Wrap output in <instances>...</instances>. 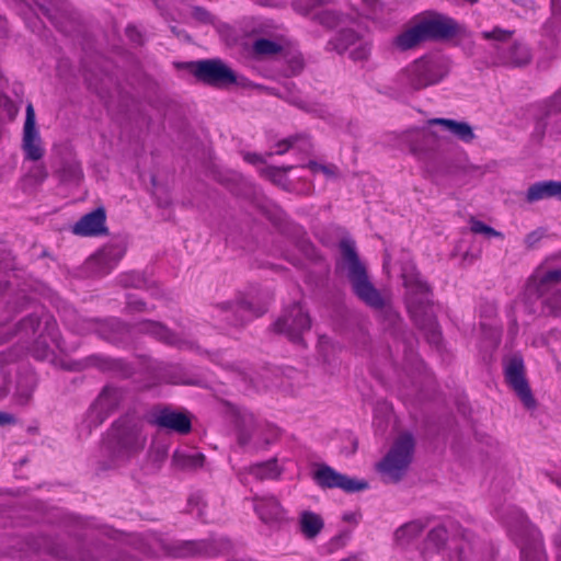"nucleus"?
Segmentation results:
<instances>
[{"mask_svg":"<svg viewBox=\"0 0 561 561\" xmlns=\"http://www.w3.org/2000/svg\"><path fill=\"white\" fill-rule=\"evenodd\" d=\"M219 307L221 310L231 311L240 318L236 320V324L243 323L244 321L250 320L253 317H259L265 312V309L255 307L245 298H240L233 302H224L219 305Z\"/></svg>","mask_w":561,"mask_h":561,"instance_id":"393cba45","label":"nucleus"},{"mask_svg":"<svg viewBox=\"0 0 561 561\" xmlns=\"http://www.w3.org/2000/svg\"><path fill=\"white\" fill-rule=\"evenodd\" d=\"M324 527L322 517L311 511H304L299 516V528L307 539L316 538Z\"/></svg>","mask_w":561,"mask_h":561,"instance_id":"c85d7f7f","label":"nucleus"},{"mask_svg":"<svg viewBox=\"0 0 561 561\" xmlns=\"http://www.w3.org/2000/svg\"><path fill=\"white\" fill-rule=\"evenodd\" d=\"M127 307L131 310L140 311L144 310L145 302L140 299L134 298L133 296H128Z\"/></svg>","mask_w":561,"mask_h":561,"instance_id":"4d7b16f0","label":"nucleus"},{"mask_svg":"<svg viewBox=\"0 0 561 561\" xmlns=\"http://www.w3.org/2000/svg\"><path fill=\"white\" fill-rule=\"evenodd\" d=\"M125 250L119 244H110L100 249L87 261V268L95 275L110 273L123 257Z\"/></svg>","mask_w":561,"mask_h":561,"instance_id":"dca6fc26","label":"nucleus"},{"mask_svg":"<svg viewBox=\"0 0 561 561\" xmlns=\"http://www.w3.org/2000/svg\"><path fill=\"white\" fill-rule=\"evenodd\" d=\"M28 304H31V300L28 298H26V297H23V304H22L21 308L23 309L24 306L28 305Z\"/></svg>","mask_w":561,"mask_h":561,"instance_id":"e2e57ef3","label":"nucleus"},{"mask_svg":"<svg viewBox=\"0 0 561 561\" xmlns=\"http://www.w3.org/2000/svg\"><path fill=\"white\" fill-rule=\"evenodd\" d=\"M543 237V230L538 229L531 231L525 237V243L528 248H533L536 243H538Z\"/></svg>","mask_w":561,"mask_h":561,"instance_id":"603ef678","label":"nucleus"},{"mask_svg":"<svg viewBox=\"0 0 561 561\" xmlns=\"http://www.w3.org/2000/svg\"><path fill=\"white\" fill-rule=\"evenodd\" d=\"M30 379H31L30 380L31 385L27 389H23L21 379L18 382V392L20 396H22L24 398L25 401L28 400V398L31 397L32 391L35 387L34 378L31 377Z\"/></svg>","mask_w":561,"mask_h":561,"instance_id":"6e6d98bb","label":"nucleus"},{"mask_svg":"<svg viewBox=\"0 0 561 561\" xmlns=\"http://www.w3.org/2000/svg\"><path fill=\"white\" fill-rule=\"evenodd\" d=\"M138 330L140 332L152 334L158 340L170 345L182 347L184 344V342L175 333L171 332L160 322L149 320L142 321L138 324Z\"/></svg>","mask_w":561,"mask_h":561,"instance_id":"bb28decb","label":"nucleus"},{"mask_svg":"<svg viewBox=\"0 0 561 561\" xmlns=\"http://www.w3.org/2000/svg\"><path fill=\"white\" fill-rule=\"evenodd\" d=\"M519 546H520L522 557L526 560L528 558V554H529V548H528V546L524 541H520Z\"/></svg>","mask_w":561,"mask_h":561,"instance_id":"052dcab7","label":"nucleus"},{"mask_svg":"<svg viewBox=\"0 0 561 561\" xmlns=\"http://www.w3.org/2000/svg\"><path fill=\"white\" fill-rule=\"evenodd\" d=\"M424 41L446 39L454 36L457 32V25L454 20L435 15L433 18H424L417 22Z\"/></svg>","mask_w":561,"mask_h":561,"instance_id":"f3484780","label":"nucleus"},{"mask_svg":"<svg viewBox=\"0 0 561 561\" xmlns=\"http://www.w3.org/2000/svg\"><path fill=\"white\" fill-rule=\"evenodd\" d=\"M548 26L551 27L552 32L561 28V0H552V15Z\"/></svg>","mask_w":561,"mask_h":561,"instance_id":"37998d69","label":"nucleus"},{"mask_svg":"<svg viewBox=\"0 0 561 561\" xmlns=\"http://www.w3.org/2000/svg\"><path fill=\"white\" fill-rule=\"evenodd\" d=\"M149 422L159 427L180 435L192 431V421L186 412L173 410L170 407H157L150 413Z\"/></svg>","mask_w":561,"mask_h":561,"instance_id":"f8f14e48","label":"nucleus"},{"mask_svg":"<svg viewBox=\"0 0 561 561\" xmlns=\"http://www.w3.org/2000/svg\"><path fill=\"white\" fill-rule=\"evenodd\" d=\"M36 5L42 10V12L50 16V12L53 9L57 7L58 0H33Z\"/></svg>","mask_w":561,"mask_h":561,"instance_id":"8fccbe9b","label":"nucleus"},{"mask_svg":"<svg viewBox=\"0 0 561 561\" xmlns=\"http://www.w3.org/2000/svg\"><path fill=\"white\" fill-rule=\"evenodd\" d=\"M2 24H3V22L0 21V36L4 35V33H5V30Z\"/></svg>","mask_w":561,"mask_h":561,"instance_id":"0e129e2a","label":"nucleus"},{"mask_svg":"<svg viewBox=\"0 0 561 561\" xmlns=\"http://www.w3.org/2000/svg\"><path fill=\"white\" fill-rule=\"evenodd\" d=\"M310 329V316L300 304H294L285 308L273 323L274 332L284 334L295 343L302 342L304 334L309 332Z\"/></svg>","mask_w":561,"mask_h":561,"instance_id":"1a4fd4ad","label":"nucleus"},{"mask_svg":"<svg viewBox=\"0 0 561 561\" xmlns=\"http://www.w3.org/2000/svg\"><path fill=\"white\" fill-rule=\"evenodd\" d=\"M307 167L312 171V172H322L323 174H325L329 178H333V176H336L337 175V168L334 167V165H325V164H320L316 161H310Z\"/></svg>","mask_w":561,"mask_h":561,"instance_id":"49530a36","label":"nucleus"},{"mask_svg":"<svg viewBox=\"0 0 561 561\" xmlns=\"http://www.w3.org/2000/svg\"><path fill=\"white\" fill-rule=\"evenodd\" d=\"M104 337H105V340H113V337H111V336L104 335Z\"/></svg>","mask_w":561,"mask_h":561,"instance_id":"69168bd1","label":"nucleus"},{"mask_svg":"<svg viewBox=\"0 0 561 561\" xmlns=\"http://www.w3.org/2000/svg\"><path fill=\"white\" fill-rule=\"evenodd\" d=\"M357 45L351 50L350 56L355 61L367 59L370 54V45L363 41L357 33L351 28L340 31L329 43L328 47L339 54L345 53L352 46Z\"/></svg>","mask_w":561,"mask_h":561,"instance_id":"4468645a","label":"nucleus"},{"mask_svg":"<svg viewBox=\"0 0 561 561\" xmlns=\"http://www.w3.org/2000/svg\"><path fill=\"white\" fill-rule=\"evenodd\" d=\"M146 442L142 425L134 419L124 417L118 420L107 434L104 449L114 461H124L139 454Z\"/></svg>","mask_w":561,"mask_h":561,"instance_id":"20e7f679","label":"nucleus"},{"mask_svg":"<svg viewBox=\"0 0 561 561\" xmlns=\"http://www.w3.org/2000/svg\"><path fill=\"white\" fill-rule=\"evenodd\" d=\"M313 480L321 488H339L347 493L359 492L368 488L367 481L350 478L335 471L328 465H321L318 467L313 472Z\"/></svg>","mask_w":561,"mask_h":561,"instance_id":"9b49d317","label":"nucleus"},{"mask_svg":"<svg viewBox=\"0 0 561 561\" xmlns=\"http://www.w3.org/2000/svg\"><path fill=\"white\" fill-rule=\"evenodd\" d=\"M470 229L473 233L477 234H484L486 237H500L503 238V234L500 231H496L492 227L485 225L484 222L480 220L472 219Z\"/></svg>","mask_w":561,"mask_h":561,"instance_id":"79ce46f5","label":"nucleus"},{"mask_svg":"<svg viewBox=\"0 0 561 561\" xmlns=\"http://www.w3.org/2000/svg\"><path fill=\"white\" fill-rule=\"evenodd\" d=\"M244 160L252 164H259L264 162L263 158L257 153H245Z\"/></svg>","mask_w":561,"mask_h":561,"instance_id":"13d9d810","label":"nucleus"},{"mask_svg":"<svg viewBox=\"0 0 561 561\" xmlns=\"http://www.w3.org/2000/svg\"><path fill=\"white\" fill-rule=\"evenodd\" d=\"M84 366L96 367L103 371H107L117 369L119 367V363L102 355L94 354L84 358Z\"/></svg>","mask_w":561,"mask_h":561,"instance_id":"c9c22d12","label":"nucleus"},{"mask_svg":"<svg viewBox=\"0 0 561 561\" xmlns=\"http://www.w3.org/2000/svg\"><path fill=\"white\" fill-rule=\"evenodd\" d=\"M430 124L442 125L463 142H471L474 139V133L472 127L466 122H457L449 118H433Z\"/></svg>","mask_w":561,"mask_h":561,"instance_id":"cd10ccee","label":"nucleus"},{"mask_svg":"<svg viewBox=\"0 0 561 561\" xmlns=\"http://www.w3.org/2000/svg\"><path fill=\"white\" fill-rule=\"evenodd\" d=\"M39 318L37 314L32 313L25 317L20 322V330L24 331L26 334L34 333L36 329L39 327Z\"/></svg>","mask_w":561,"mask_h":561,"instance_id":"c03bdc74","label":"nucleus"},{"mask_svg":"<svg viewBox=\"0 0 561 561\" xmlns=\"http://www.w3.org/2000/svg\"><path fill=\"white\" fill-rule=\"evenodd\" d=\"M459 561H493V547L486 542L466 538L458 547Z\"/></svg>","mask_w":561,"mask_h":561,"instance_id":"aec40b11","label":"nucleus"},{"mask_svg":"<svg viewBox=\"0 0 561 561\" xmlns=\"http://www.w3.org/2000/svg\"><path fill=\"white\" fill-rule=\"evenodd\" d=\"M106 215L103 208H96L93 211L82 216L72 227V232L77 236H100L106 233Z\"/></svg>","mask_w":561,"mask_h":561,"instance_id":"6ab92c4d","label":"nucleus"},{"mask_svg":"<svg viewBox=\"0 0 561 561\" xmlns=\"http://www.w3.org/2000/svg\"><path fill=\"white\" fill-rule=\"evenodd\" d=\"M313 19L327 28L340 25L342 15L333 10H321L316 12Z\"/></svg>","mask_w":561,"mask_h":561,"instance_id":"58836bf2","label":"nucleus"},{"mask_svg":"<svg viewBox=\"0 0 561 561\" xmlns=\"http://www.w3.org/2000/svg\"><path fill=\"white\" fill-rule=\"evenodd\" d=\"M548 198L561 201V181H539L527 188L526 201L528 203H536Z\"/></svg>","mask_w":561,"mask_h":561,"instance_id":"5701e85b","label":"nucleus"},{"mask_svg":"<svg viewBox=\"0 0 561 561\" xmlns=\"http://www.w3.org/2000/svg\"><path fill=\"white\" fill-rule=\"evenodd\" d=\"M238 442L241 446L249 444L259 424L254 414L245 409L236 412Z\"/></svg>","mask_w":561,"mask_h":561,"instance_id":"a878e982","label":"nucleus"},{"mask_svg":"<svg viewBox=\"0 0 561 561\" xmlns=\"http://www.w3.org/2000/svg\"><path fill=\"white\" fill-rule=\"evenodd\" d=\"M192 15L194 19H196L199 22H203V23L211 22L210 13L201 7L193 8Z\"/></svg>","mask_w":561,"mask_h":561,"instance_id":"3c124183","label":"nucleus"},{"mask_svg":"<svg viewBox=\"0 0 561 561\" xmlns=\"http://www.w3.org/2000/svg\"><path fill=\"white\" fill-rule=\"evenodd\" d=\"M364 4L369 10L367 15L371 19H377L378 9L380 8L378 0H364Z\"/></svg>","mask_w":561,"mask_h":561,"instance_id":"864d4df0","label":"nucleus"},{"mask_svg":"<svg viewBox=\"0 0 561 561\" xmlns=\"http://www.w3.org/2000/svg\"><path fill=\"white\" fill-rule=\"evenodd\" d=\"M18 112V106L7 95L0 93V126L14 119Z\"/></svg>","mask_w":561,"mask_h":561,"instance_id":"4c0bfd02","label":"nucleus"},{"mask_svg":"<svg viewBox=\"0 0 561 561\" xmlns=\"http://www.w3.org/2000/svg\"><path fill=\"white\" fill-rule=\"evenodd\" d=\"M56 350L65 351L55 320L46 319L43 333L35 341L32 354L38 360L56 363Z\"/></svg>","mask_w":561,"mask_h":561,"instance_id":"ddd939ff","label":"nucleus"},{"mask_svg":"<svg viewBox=\"0 0 561 561\" xmlns=\"http://www.w3.org/2000/svg\"><path fill=\"white\" fill-rule=\"evenodd\" d=\"M249 472L259 480L276 479L280 474L276 459L253 465L249 468Z\"/></svg>","mask_w":561,"mask_h":561,"instance_id":"473e14b6","label":"nucleus"},{"mask_svg":"<svg viewBox=\"0 0 561 561\" xmlns=\"http://www.w3.org/2000/svg\"><path fill=\"white\" fill-rule=\"evenodd\" d=\"M282 46L274 41L267 38H259L253 43V51L257 56H271L279 53Z\"/></svg>","mask_w":561,"mask_h":561,"instance_id":"e433bc0d","label":"nucleus"},{"mask_svg":"<svg viewBox=\"0 0 561 561\" xmlns=\"http://www.w3.org/2000/svg\"><path fill=\"white\" fill-rule=\"evenodd\" d=\"M304 137L300 136V135H295V136H290L288 138H285L280 141H278L275 146H276V151L275 153L276 154H284L285 152H287L290 148H294L296 147L297 142L299 140H301Z\"/></svg>","mask_w":561,"mask_h":561,"instance_id":"a18cd8bd","label":"nucleus"},{"mask_svg":"<svg viewBox=\"0 0 561 561\" xmlns=\"http://www.w3.org/2000/svg\"><path fill=\"white\" fill-rule=\"evenodd\" d=\"M448 540V533L444 526H436L431 529L426 536L425 548L439 551Z\"/></svg>","mask_w":561,"mask_h":561,"instance_id":"72a5a7b5","label":"nucleus"},{"mask_svg":"<svg viewBox=\"0 0 561 561\" xmlns=\"http://www.w3.org/2000/svg\"><path fill=\"white\" fill-rule=\"evenodd\" d=\"M513 33L510 30L494 27L492 31L482 32L481 35L484 39L495 43L497 64L508 67H524L531 61V53L520 42L515 41L508 44Z\"/></svg>","mask_w":561,"mask_h":561,"instance_id":"423d86ee","label":"nucleus"},{"mask_svg":"<svg viewBox=\"0 0 561 561\" xmlns=\"http://www.w3.org/2000/svg\"><path fill=\"white\" fill-rule=\"evenodd\" d=\"M291 169V165L266 167L263 170V174L270 180H272L274 183L282 184L286 180L285 173L290 171Z\"/></svg>","mask_w":561,"mask_h":561,"instance_id":"a19ab883","label":"nucleus"},{"mask_svg":"<svg viewBox=\"0 0 561 561\" xmlns=\"http://www.w3.org/2000/svg\"><path fill=\"white\" fill-rule=\"evenodd\" d=\"M449 73V61L439 54L424 55L409 64L399 73L400 81L412 91L438 84Z\"/></svg>","mask_w":561,"mask_h":561,"instance_id":"39448f33","label":"nucleus"},{"mask_svg":"<svg viewBox=\"0 0 561 561\" xmlns=\"http://www.w3.org/2000/svg\"><path fill=\"white\" fill-rule=\"evenodd\" d=\"M424 528L425 524L422 520L409 522L397 529L396 540L401 545H407L419 537Z\"/></svg>","mask_w":561,"mask_h":561,"instance_id":"2f4dec72","label":"nucleus"},{"mask_svg":"<svg viewBox=\"0 0 561 561\" xmlns=\"http://www.w3.org/2000/svg\"><path fill=\"white\" fill-rule=\"evenodd\" d=\"M401 277L407 288V304L411 316L419 325H428L427 340L432 344H438L440 332L432 320L428 312L431 302V288L422 278L413 264L402 266Z\"/></svg>","mask_w":561,"mask_h":561,"instance_id":"7ed1b4c3","label":"nucleus"},{"mask_svg":"<svg viewBox=\"0 0 561 561\" xmlns=\"http://www.w3.org/2000/svg\"><path fill=\"white\" fill-rule=\"evenodd\" d=\"M340 250L342 254L341 268L345 273L353 294L376 311L389 310L390 296L373 284L365 264L356 252L355 242L351 239H343L340 242Z\"/></svg>","mask_w":561,"mask_h":561,"instance_id":"f03ea898","label":"nucleus"},{"mask_svg":"<svg viewBox=\"0 0 561 561\" xmlns=\"http://www.w3.org/2000/svg\"><path fill=\"white\" fill-rule=\"evenodd\" d=\"M414 439L409 433L401 434L388 454L378 465L379 471L388 482H398L405 474L413 457Z\"/></svg>","mask_w":561,"mask_h":561,"instance_id":"0eeeda50","label":"nucleus"},{"mask_svg":"<svg viewBox=\"0 0 561 561\" xmlns=\"http://www.w3.org/2000/svg\"><path fill=\"white\" fill-rule=\"evenodd\" d=\"M254 501V510L263 523L274 525L284 519V510L275 497H255Z\"/></svg>","mask_w":561,"mask_h":561,"instance_id":"4be33fe9","label":"nucleus"},{"mask_svg":"<svg viewBox=\"0 0 561 561\" xmlns=\"http://www.w3.org/2000/svg\"><path fill=\"white\" fill-rule=\"evenodd\" d=\"M561 253L540 264L526 284L524 307L529 314L561 316Z\"/></svg>","mask_w":561,"mask_h":561,"instance_id":"f257e3e1","label":"nucleus"},{"mask_svg":"<svg viewBox=\"0 0 561 561\" xmlns=\"http://www.w3.org/2000/svg\"><path fill=\"white\" fill-rule=\"evenodd\" d=\"M205 456L202 453L176 450L172 456V463L181 470H195L204 466Z\"/></svg>","mask_w":561,"mask_h":561,"instance_id":"c756f323","label":"nucleus"},{"mask_svg":"<svg viewBox=\"0 0 561 561\" xmlns=\"http://www.w3.org/2000/svg\"><path fill=\"white\" fill-rule=\"evenodd\" d=\"M548 126L561 134V89L549 100L545 114L536 122L534 135L541 139Z\"/></svg>","mask_w":561,"mask_h":561,"instance_id":"a211bd4d","label":"nucleus"},{"mask_svg":"<svg viewBox=\"0 0 561 561\" xmlns=\"http://www.w3.org/2000/svg\"><path fill=\"white\" fill-rule=\"evenodd\" d=\"M504 376L505 381L519 398L523 405L527 410H535L538 403L526 378V368L522 356L514 355L506 360Z\"/></svg>","mask_w":561,"mask_h":561,"instance_id":"9d476101","label":"nucleus"},{"mask_svg":"<svg viewBox=\"0 0 561 561\" xmlns=\"http://www.w3.org/2000/svg\"><path fill=\"white\" fill-rule=\"evenodd\" d=\"M191 67L194 77L207 85L227 88L239 83L236 72L219 58L197 60Z\"/></svg>","mask_w":561,"mask_h":561,"instance_id":"6e6552de","label":"nucleus"},{"mask_svg":"<svg viewBox=\"0 0 561 561\" xmlns=\"http://www.w3.org/2000/svg\"><path fill=\"white\" fill-rule=\"evenodd\" d=\"M15 419L12 414L0 412V425L12 424Z\"/></svg>","mask_w":561,"mask_h":561,"instance_id":"bf43d9fd","label":"nucleus"},{"mask_svg":"<svg viewBox=\"0 0 561 561\" xmlns=\"http://www.w3.org/2000/svg\"><path fill=\"white\" fill-rule=\"evenodd\" d=\"M203 552H207L206 543L204 541L188 542L186 545L185 551L182 554L190 556V554L203 553Z\"/></svg>","mask_w":561,"mask_h":561,"instance_id":"09e8293b","label":"nucleus"},{"mask_svg":"<svg viewBox=\"0 0 561 561\" xmlns=\"http://www.w3.org/2000/svg\"><path fill=\"white\" fill-rule=\"evenodd\" d=\"M32 176L37 181V182H43L47 176H48V172L45 168L44 164H38L36 165L33 170H32Z\"/></svg>","mask_w":561,"mask_h":561,"instance_id":"5fc2aeb1","label":"nucleus"},{"mask_svg":"<svg viewBox=\"0 0 561 561\" xmlns=\"http://www.w3.org/2000/svg\"><path fill=\"white\" fill-rule=\"evenodd\" d=\"M54 175L64 184L77 185L83 179V171L78 159L69 153L60 158L54 170Z\"/></svg>","mask_w":561,"mask_h":561,"instance_id":"412c9836","label":"nucleus"},{"mask_svg":"<svg viewBox=\"0 0 561 561\" xmlns=\"http://www.w3.org/2000/svg\"><path fill=\"white\" fill-rule=\"evenodd\" d=\"M324 2H329V0H296V7L298 10L307 13Z\"/></svg>","mask_w":561,"mask_h":561,"instance_id":"de8ad7c7","label":"nucleus"},{"mask_svg":"<svg viewBox=\"0 0 561 561\" xmlns=\"http://www.w3.org/2000/svg\"><path fill=\"white\" fill-rule=\"evenodd\" d=\"M122 398L123 394L121 390L113 387H105L95 400L93 411L102 415L101 421H103L110 413L117 409Z\"/></svg>","mask_w":561,"mask_h":561,"instance_id":"b1692460","label":"nucleus"},{"mask_svg":"<svg viewBox=\"0 0 561 561\" xmlns=\"http://www.w3.org/2000/svg\"><path fill=\"white\" fill-rule=\"evenodd\" d=\"M497 2L501 7L520 16L534 13L536 9L534 0H497Z\"/></svg>","mask_w":561,"mask_h":561,"instance_id":"f704fd0d","label":"nucleus"},{"mask_svg":"<svg viewBox=\"0 0 561 561\" xmlns=\"http://www.w3.org/2000/svg\"><path fill=\"white\" fill-rule=\"evenodd\" d=\"M65 321L79 334H85L92 331L93 323L83 318H77L76 314H69Z\"/></svg>","mask_w":561,"mask_h":561,"instance_id":"ea45409f","label":"nucleus"},{"mask_svg":"<svg viewBox=\"0 0 561 561\" xmlns=\"http://www.w3.org/2000/svg\"><path fill=\"white\" fill-rule=\"evenodd\" d=\"M22 149L25 153V158L32 161L41 160L45 152L38 129L36 128V116L32 103H28L26 106Z\"/></svg>","mask_w":561,"mask_h":561,"instance_id":"2eb2a0df","label":"nucleus"},{"mask_svg":"<svg viewBox=\"0 0 561 561\" xmlns=\"http://www.w3.org/2000/svg\"><path fill=\"white\" fill-rule=\"evenodd\" d=\"M423 42H425L424 37L420 31L419 24L416 23L414 26L396 36L392 41V44L399 50L405 51L416 47Z\"/></svg>","mask_w":561,"mask_h":561,"instance_id":"7c9ffc66","label":"nucleus"},{"mask_svg":"<svg viewBox=\"0 0 561 561\" xmlns=\"http://www.w3.org/2000/svg\"><path fill=\"white\" fill-rule=\"evenodd\" d=\"M8 287H9V280L3 279L2 276L0 275V295L3 294Z\"/></svg>","mask_w":561,"mask_h":561,"instance_id":"680f3d73","label":"nucleus"}]
</instances>
